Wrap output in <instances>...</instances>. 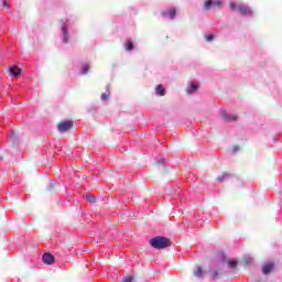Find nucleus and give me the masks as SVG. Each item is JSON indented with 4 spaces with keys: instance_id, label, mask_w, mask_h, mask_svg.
<instances>
[{
    "instance_id": "13",
    "label": "nucleus",
    "mask_w": 282,
    "mask_h": 282,
    "mask_svg": "<svg viewBox=\"0 0 282 282\" xmlns=\"http://www.w3.org/2000/svg\"><path fill=\"white\" fill-rule=\"evenodd\" d=\"M204 274V269L202 267H196V270L194 271V276L200 278Z\"/></svg>"
},
{
    "instance_id": "9",
    "label": "nucleus",
    "mask_w": 282,
    "mask_h": 282,
    "mask_svg": "<svg viewBox=\"0 0 282 282\" xmlns=\"http://www.w3.org/2000/svg\"><path fill=\"white\" fill-rule=\"evenodd\" d=\"M58 186V183H56L55 180L53 181H50L47 184H46V191L47 193H52L54 191H56V187Z\"/></svg>"
},
{
    "instance_id": "11",
    "label": "nucleus",
    "mask_w": 282,
    "mask_h": 282,
    "mask_svg": "<svg viewBox=\"0 0 282 282\" xmlns=\"http://www.w3.org/2000/svg\"><path fill=\"white\" fill-rule=\"evenodd\" d=\"M223 118H224V120H226V122H230L231 120H232L234 122H237V116L224 113V115H223Z\"/></svg>"
},
{
    "instance_id": "23",
    "label": "nucleus",
    "mask_w": 282,
    "mask_h": 282,
    "mask_svg": "<svg viewBox=\"0 0 282 282\" xmlns=\"http://www.w3.org/2000/svg\"><path fill=\"white\" fill-rule=\"evenodd\" d=\"M102 100H107L108 96L106 94L101 95Z\"/></svg>"
},
{
    "instance_id": "17",
    "label": "nucleus",
    "mask_w": 282,
    "mask_h": 282,
    "mask_svg": "<svg viewBox=\"0 0 282 282\" xmlns=\"http://www.w3.org/2000/svg\"><path fill=\"white\" fill-rule=\"evenodd\" d=\"M192 89V90H191ZM191 89H187V94H191V91H197V89H199V86L192 84L191 85Z\"/></svg>"
},
{
    "instance_id": "15",
    "label": "nucleus",
    "mask_w": 282,
    "mask_h": 282,
    "mask_svg": "<svg viewBox=\"0 0 282 282\" xmlns=\"http://www.w3.org/2000/svg\"><path fill=\"white\" fill-rule=\"evenodd\" d=\"M226 177H228V173L224 172V173H221V175L217 176L216 181L224 182V180H226Z\"/></svg>"
},
{
    "instance_id": "8",
    "label": "nucleus",
    "mask_w": 282,
    "mask_h": 282,
    "mask_svg": "<svg viewBox=\"0 0 282 282\" xmlns=\"http://www.w3.org/2000/svg\"><path fill=\"white\" fill-rule=\"evenodd\" d=\"M8 73L11 74L14 78H19L21 76V68L17 66H9Z\"/></svg>"
},
{
    "instance_id": "20",
    "label": "nucleus",
    "mask_w": 282,
    "mask_h": 282,
    "mask_svg": "<svg viewBox=\"0 0 282 282\" xmlns=\"http://www.w3.org/2000/svg\"><path fill=\"white\" fill-rule=\"evenodd\" d=\"M213 39H215V35H208V36H206V41L208 42V43H210V41H213Z\"/></svg>"
},
{
    "instance_id": "16",
    "label": "nucleus",
    "mask_w": 282,
    "mask_h": 282,
    "mask_svg": "<svg viewBox=\"0 0 282 282\" xmlns=\"http://www.w3.org/2000/svg\"><path fill=\"white\" fill-rule=\"evenodd\" d=\"M86 202L94 204V202H96V196L89 194L86 196Z\"/></svg>"
},
{
    "instance_id": "14",
    "label": "nucleus",
    "mask_w": 282,
    "mask_h": 282,
    "mask_svg": "<svg viewBox=\"0 0 282 282\" xmlns=\"http://www.w3.org/2000/svg\"><path fill=\"white\" fill-rule=\"evenodd\" d=\"M227 263H228L229 268H231L232 270H235V268H237V265H238L237 260H227Z\"/></svg>"
},
{
    "instance_id": "18",
    "label": "nucleus",
    "mask_w": 282,
    "mask_h": 282,
    "mask_svg": "<svg viewBox=\"0 0 282 282\" xmlns=\"http://www.w3.org/2000/svg\"><path fill=\"white\" fill-rule=\"evenodd\" d=\"M126 50H128V52H131V50H133V42H127Z\"/></svg>"
},
{
    "instance_id": "7",
    "label": "nucleus",
    "mask_w": 282,
    "mask_h": 282,
    "mask_svg": "<svg viewBox=\"0 0 282 282\" xmlns=\"http://www.w3.org/2000/svg\"><path fill=\"white\" fill-rule=\"evenodd\" d=\"M161 14L164 17V19H175L177 10H175V8L165 9Z\"/></svg>"
},
{
    "instance_id": "12",
    "label": "nucleus",
    "mask_w": 282,
    "mask_h": 282,
    "mask_svg": "<svg viewBox=\"0 0 282 282\" xmlns=\"http://www.w3.org/2000/svg\"><path fill=\"white\" fill-rule=\"evenodd\" d=\"M62 31H63V34H64L63 42L64 43H69V33H67V29L65 26H62Z\"/></svg>"
},
{
    "instance_id": "6",
    "label": "nucleus",
    "mask_w": 282,
    "mask_h": 282,
    "mask_svg": "<svg viewBox=\"0 0 282 282\" xmlns=\"http://www.w3.org/2000/svg\"><path fill=\"white\" fill-rule=\"evenodd\" d=\"M42 261L45 265H52V263L56 262V258L52 253L46 252L42 256Z\"/></svg>"
},
{
    "instance_id": "3",
    "label": "nucleus",
    "mask_w": 282,
    "mask_h": 282,
    "mask_svg": "<svg viewBox=\"0 0 282 282\" xmlns=\"http://www.w3.org/2000/svg\"><path fill=\"white\" fill-rule=\"evenodd\" d=\"M74 127V121L72 120H64L57 124V130L59 133H65L67 131H72Z\"/></svg>"
},
{
    "instance_id": "2",
    "label": "nucleus",
    "mask_w": 282,
    "mask_h": 282,
    "mask_svg": "<svg viewBox=\"0 0 282 282\" xmlns=\"http://www.w3.org/2000/svg\"><path fill=\"white\" fill-rule=\"evenodd\" d=\"M229 8L230 10H232V12H239L240 14H242V17H252V9H250V7L246 4H237L231 1L229 3Z\"/></svg>"
},
{
    "instance_id": "5",
    "label": "nucleus",
    "mask_w": 282,
    "mask_h": 282,
    "mask_svg": "<svg viewBox=\"0 0 282 282\" xmlns=\"http://www.w3.org/2000/svg\"><path fill=\"white\" fill-rule=\"evenodd\" d=\"M276 264L274 261H268L262 265V273L268 276V274H272V271L275 270Z\"/></svg>"
},
{
    "instance_id": "21",
    "label": "nucleus",
    "mask_w": 282,
    "mask_h": 282,
    "mask_svg": "<svg viewBox=\"0 0 282 282\" xmlns=\"http://www.w3.org/2000/svg\"><path fill=\"white\" fill-rule=\"evenodd\" d=\"M3 8L10 9V4L7 1H3Z\"/></svg>"
},
{
    "instance_id": "4",
    "label": "nucleus",
    "mask_w": 282,
    "mask_h": 282,
    "mask_svg": "<svg viewBox=\"0 0 282 282\" xmlns=\"http://www.w3.org/2000/svg\"><path fill=\"white\" fill-rule=\"evenodd\" d=\"M224 6V2L221 0H205L204 2V10H210V8H221Z\"/></svg>"
},
{
    "instance_id": "24",
    "label": "nucleus",
    "mask_w": 282,
    "mask_h": 282,
    "mask_svg": "<svg viewBox=\"0 0 282 282\" xmlns=\"http://www.w3.org/2000/svg\"><path fill=\"white\" fill-rule=\"evenodd\" d=\"M217 271L214 272L213 279H217Z\"/></svg>"
},
{
    "instance_id": "10",
    "label": "nucleus",
    "mask_w": 282,
    "mask_h": 282,
    "mask_svg": "<svg viewBox=\"0 0 282 282\" xmlns=\"http://www.w3.org/2000/svg\"><path fill=\"white\" fill-rule=\"evenodd\" d=\"M155 90L158 96H166V88H164V86L158 85Z\"/></svg>"
},
{
    "instance_id": "19",
    "label": "nucleus",
    "mask_w": 282,
    "mask_h": 282,
    "mask_svg": "<svg viewBox=\"0 0 282 282\" xmlns=\"http://www.w3.org/2000/svg\"><path fill=\"white\" fill-rule=\"evenodd\" d=\"M87 72H89V65L88 64L84 65V67H83V74H87Z\"/></svg>"
},
{
    "instance_id": "22",
    "label": "nucleus",
    "mask_w": 282,
    "mask_h": 282,
    "mask_svg": "<svg viewBox=\"0 0 282 282\" xmlns=\"http://www.w3.org/2000/svg\"><path fill=\"white\" fill-rule=\"evenodd\" d=\"M246 263H252V258L245 259Z\"/></svg>"
},
{
    "instance_id": "1",
    "label": "nucleus",
    "mask_w": 282,
    "mask_h": 282,
    "mask_svg": "<svg viewBox=\"0 0 282 282\" xmlns=\"http://www.w3.org/2000/svg\"><path fill=\"white\" fill-rule=\"evenodd\" d=\"M150 246L156 250H164V248H170L171 239L164 236H156L150 240Z\"/></svg>"
}]
</instances>
